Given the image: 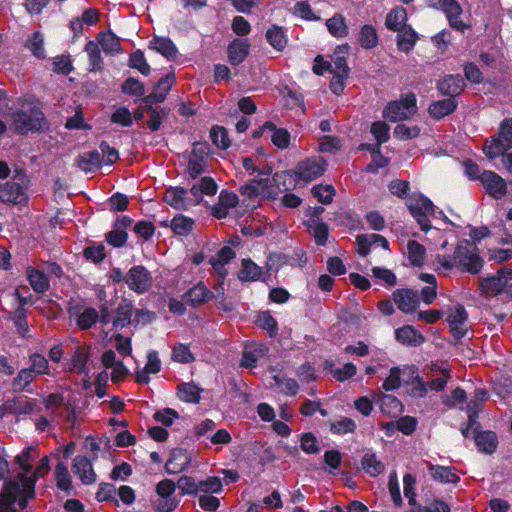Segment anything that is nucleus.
Wrapping results in <instances>:
<instances>
[{
	"mask_svg": "<svg viewBox=\"0 0 512 512\" xmlns=\"http://www.w3.org/2000/svg\"><path fill=\"white\" fill-rule=\"evenodd\" d=\"M121 92L141 99L145 96V85L135 77H128L121 85Z\"/></svg>",
	"mask_w": 512,
	"mask_h": 512,
	"instance_id": "52",
	"label": "nucleus"
},
{
	"mask_svg": "<svg viewBox=\"0 0 512 512\" xmlns=\"http://www.w3.org/2000/svg\"><path fill=\"white\" fill-rule=\"evenodd\" d=\"M11 121L14 132L19 135L41 133L50 129L49 121L38 106H33L28 111L17 109L12 113Z\"/></svg>",
	"mask_w": 512,
	"mask_h": 512,
	"instance_id": "1",
	"label": "nucleus"
},
{
	"mask_svg": "<svg viewBox=\"0 0 512 512\" xmlns=\"http://www.w3.org/2000/svg\"><path fill=\"white\" fill-rule=\"evenodd\" d=\"M407 250L410 264L415 267L423 266L426 257L425 247L416 240H409Z\"/></svg>",
	"mask_w": 512,
	"mask_h": 512,
	"instance_id": "41",
	"label": "nucleus"
},
{
	"mask_svg": "<svg viewBox=\"0 0 512 512\" xmlns=\"http://www.w3.org/2000/svg\"><path fill=\"white\" fill-rule=\"evenodd\" d=\"M395 339L408 347L420 346L425 342L424 335L412 325H404L395 330Z\"/></svg>",
	"mask_w": 512,
	"mask_h": 512,
	"instance_id": "19",
	"label": "nucleus"
},
{
	"mask_svg": "<svg viewBox=\"0 0 512 512\" xmlns=\"http://www.w3.org/2000/svg\"><path fill=\"white\" fill-rule=\"evenodd\" d=\"M326 27L329 33L336 38H344L348 35V26L344 16L335 14L326 20Z\"/></svg>",
	"mask_w": 512,
	"mask_h": 512,
	"instance_id": "42",
	"label": "nucleus"
},
{
	"mask_svg": "<svg viewBox=\"0 0 512 512\" xmlns=\"http://www.w3.org/2000/svg\"><path fill=\"white\" fill-rule=\"evenodd\" d=\"M0 201L13 205H24L28 202L27 194L19 183L7 181L0 184Z\"/></svg>",
	"mask_w": 512,
	"mask_h": 512,
	"instance_id": "12",
	"label": "nucleus"
},
{
	"mask_svg": "<svg viewBox=\"0 0 512 512\" xmlns=\"http://www.w3.org/2000/svg\"><path fill=\"white\" fill-rule=\"evenodd\" d=\"M356 243L358 245V254L361 257H367L373 245H380L383 249L389 250L388 240L384 236L376 233L359 234L356 237Z\"/></svg>",
	"mask_w": 512,
	"mask_h": 512,
	"instance_id": "16",
	"label": "nucleus"
},
{
	"mask_svg": "<svg viewBox=\"0 0 512 512\" xmlns=\"http://www.w3.org/2000/svg\"><path fill=\"white\" fill-rule=\"evenodd\" d=\"M171 358L173 361L189 364L195 361V357L189 349V346L183 343H177L172 348Z\"/></svg>",
	"mask_w": 512,
	"mask_h": 512,
	"instance_id": "59",
	"label": "nucleus"
},
{
	"mask_svg": "<svg viewBox=\"0 0 512 512\" xmlns=\"http://www.w3.org/2000/svg\"><path fill=\"white\" fill-rule=\"evenodd\" d=\"M128 65L130 68L138 70L144 76H148L151 72V67L146 61L144 52L140 49L135 50L129 55Z\"/></svg>",
	"mask_w": 512,
	"mask_h": 512,
	"instance_id": "53",
	"label": "nucleus"
},
{
	"mask_svg": "<svg viewBox=\"0 0 512 512\" xmlns=\"http://www.w3.org/2000/svg\"><path fill=\"white\" fill-rule=\"evenodd\" d=\"M8 319L13 322L22 337L27 336L29 325L27 322V310L25 308L17 307L15 311L9 313Z\"/></svg>",
	"mask_w": 512,
	"mask_h": 512,
	"instance_id": "48",
	"label": "nucleus"
},
{
	"mask_svg": "<svg viewBox=\"0 0 512 512\" xmlns=\"http://www.w3.org/2000/svg\"><path fill=\"white\" fill-rule=\"evenodd\" d=\"M392 299L398 310L407 315L415 313L421 304L418 290L412 288H397Z\"/></svg>",
	"mask_w": 512,
	"mask_h": 512,
	"instance_id": "8",
	"label": "nucleus"
},
{
	"mask_svg": "<svg viewBox=\"0 0 512 512\" xmlns=\"http://www.w3.org/2000/svg\"><path fill=\"white\" fill-rule=\"evenodd\" d=\"M98 319V311L93 307H88L85 308L82 313L75 318V322L79 329L88 330L98 322Z\"/></svg>",
	"mask_w": 512,
	"mask_h": 512,
	"instance_id": "51",
	"label": "nucleus"
},
{
	"mask_svg": "<svg viewBox=\"0 0 512 512\" xmlns=\"http://www.w3.org/2000/svg\"><path fill=\"white\" fill-rule=\"evenodd\" d=\"M362 469L370 477H377L382 474L385 470V465L381 460L377 459V456L373 452H366L361 459Z\"/></svg>",
	"mask_w": 512,
	"mask_h": 512,
	"instance_id": "34",
	"label": "nucleus"
},
{
	"mask_svg": "<svg viewBox=\"0 0 512 512\" xmlns=\"http://www.w3.org/2000/svg\"><path fill=\"white\" fill-rule=\"evenodd\" d=\"M97 40L107 55H114L122 52L120 39L111 30L101 31L98 34Z\"/></svg>",
	"mask_w": 512,
	"mask_h": 512,
	"instance_id": "31",
	"label": "nucleus"
},
{
	"mask_svg": "<svg viewBox=\"0 0 512 512\" xmlns=\"http://www.w3.org/2000/svg\"><path fill=\"white\" fill-rule=\"evenodd\" d=\"M458 107V101L454 98H445L432 101L428 107L429 116L434 120H441L453 114Z\"/></svg>",
	"mask_w": 512,
	"mask_h": 512,
	"instance_id": "20",
	"label": "nucleus"
},
{
	"mask_svg": "<svg viewBox=\"0 0 512 512\" xmlns=\"http://www.w3.org/2000/svg\"><path fill=\"white\" fill-rule=\"evenodd\" d=\"M150 44V48L160 53L166 59L174 60L176 58L178 49L169 37L154 36Z\"/></svg>",
	"mask_w": 512,
	"mask_h": 512,
	"instance_id": "29",
	"label": "nucleus"
},
{
	"mask_svg": "<svg viewBox=\"0 0 512 512\" xmlns=\"http://www.w3.org/2000/svg\"><path fill=\"white\" fill-rule=\"evenodd\" d=\"M77 167L86 172L91 173L99 170L102 167V157L99 151L92 150L83 154H80L75 159Z\"/></svg>",
	"mask_w": 512,
	"mask_h": 512,
	"instance_id": "25",
	"label": "nucleus"
},
{
	"mask_svg": "<svg viewBox=\"0 0 512 512\" xmlns=\"http://www.w3.org/2000/svg\"><path fill=\"white\" fill-rule=\"evenodd\" d=\"M21 487L16 480L5 481L0 493V512H16L13 505L20 495Z\"/></svg>",
	"mask_w": 512,
	"mask_h": 512,
	"instance_id": "13",
	"label": "nucleus"
},
{
	"mask_svg": "<svg viewBox=\"0 0 512 512\" xmlns=\"http://www.w3.org/2000/svg\"><path fill=\"white\" fill-rule=\"evenodd\" d=\"M178 397L181 401L197 404L201 399L202 389L194 383H181L177 387Z\"/></svg>",
	"mask_w": 512,
	"mask_h": 512,
	"instance_id": "39",
	"label": "nucleus"
},
{
	"mask_svg": "<svg viewBox=\"0 0 512 512\" xmlns=\"http://www.w3.org/2000/svg\"><path fill=\"white\" fill-rule=\"evenodd\" d=\"M407 208L423 232L427 233L432 229L430 216L435 215V206L428 197L423 194L411 197Z\"/></svg>",
	"mask_w": 512,
	"mask_h": 512,
	"instance_id": "4",
	"label": "nucleus"
},
{
	"mask_svg": "<svg viewBox=\"0 0 512 512\" xmlns=\"http://www.w3.org/2000/svg\"><path fill=\"white\" fill-rule=\"evenodd\" d=\"M209 137L212 143L221 150H227L231 145L228 131L223 126L213 125L210 129Z\"/></svg>",
	"mask_w": 512,
	"mask_h": 512,
	"instance_id": "43",
	"label": "nucleus"
},
{
	"mask_svg": "<svg viewBox=\"0 0 512 512\" xmlns=\"http://www.w3.org/2000/svg\"><path fill=\"white\" fill-rule=\"evenodd\" d=\"M249 52L248 40L235 38L227 47L228 61L232 66H238L248 57Z\"/></svg>",
	"mask_w": 512,
	"mask_h": 512,
	"instance_id": "18",
	"label": "nucleus"
},
{
	"mask_svg": "<svg viewBox=\"0 0 512 512\" xmlns=\"http://www.w3.org/2000/svg\"><path fill=\"white\" fill-rule=\"evenodd\" d=\"M510 149L512 146L497 133L496 136L491 137L490 141H486L483 152L487 158L494 160L503 156Z\"/></svg>",
	"mask_w": 512,
	"mask_h": 512,
	"instance_id": "27",
	"label": "nucleus"
},
{
	"mask_svg": "<svg viewBox=\"0 0 512 512\" xmlns=\"http://www.w3.org/2000/svg\"><path fill=\"white\" fill-rule=\"evenodd\" d=\"M188 190L182 186H171L165 190L163 201L176 210H186Z\"/></svg>",
	"mask_w": 512,
	"mask_h": 512,
	"instance_id": "24",
	"label": "nucleus"
},
{
	"mask_svg": "<svg viewBox=\"0 0 512 512\" xmlns=\"http://www.w3.org/2000/svg\"><path fill=\"white\" fill-rule=\"evenodd\" d=\"M268 43L277 51H283L288 43V38L283 27L272 25L266 32Z\"/></svg>",
	"mask_w": 512,
	"mask_h": 512,
	"instance_id": "36",
	"label": "nucleus"
},
{
	"mask_svg": "<svg viewBox=\"0 0 512 512\" xmlns=\"http://www.w3.org/2000/svg\"><path fill=\"white\" fill-rule=\"evenodd\" d=\"M263 354V345L261 344H250L246 345L242 353L240 362L241 367L255 368L258 363V358Z\"/></svg>",
	"mask_w": 512,
	"mask_h": 512,
	"instance_id": "38",
	"label": "nucleus"
},
{
	"mask_svg": "<svg viewBox=\"0 0 512 512\" xmlns=\"http://www.w3.org/2000/svg\"><path fill=\"white\" fill-rule=\"evenodd\" d=\"M357 428L356 422L348 417H340V419L331 422L329 430L335 435H345L355 432Z\"/></svg>",
	"mask_w": 512,
	"mask_h": 512,
	"instance_id": "55",
	"label": "nucleus"
},
{
	"mask_svg": "<svg viewBox=\"0 0 512 512\" xmlns=\"http://www.w3.org/2000/svg\"><path fill=\"white\" fill-rule=\"evenodd\" d=\"M134 312V305L131 300L123 298L115 310V315L112 319V325L115 329H123L130 324H133L132 315Z\"/></svg>",
	"mask_w": 512,
	"mask_h": 512,
	"instance_id": "21",
	"label": "nucleus"
},
{
	"mask_svg": "<svg viewBox=\"0 0 512 512\" xmlns=\"http://www.w3.org/2000/svg\"><path fill=\"white\" fill-rule=\"evenodd\" d=\"M407 19L406 9L404 7H396L387 14L385 26L388 30L396 32L407 25Z\"/></svg>",
	"mask_w": 512,
	"mask_h": 512,
	"instance_id": "33",
	"label": "nucleus"
},
{
	"mask_svg": "<svg viewBox=\"0 0 512 512\" xmlns=\"http://www.w3.org/2000/svg\"><path fill=\"white\" fill-rule=\"evenodd\" d=\"M401 401L389 394H385L380 398V410L386 416H392L402 411Z\"/></svg>",
	"mask_w": 512,
	"mask_h": 512,
	"instance_id": "54",
	"label": "nucleus"
},
{
	"mask_svg": "<svg viewBox=\"0 0 512 512\" xmlns=\"http://www.w3.org/2000/svg\"><path fill=\"white\" fill-rule=\"evenodd\" d=\"M428 471L430 476L439 483L457 484L460 481V477L455 473V469L451 467L429 463Z\"/></svg>",
	"mask_w": 512,
	"mask_h": 512,
	"instance_id": "26",
	"label": "nucleus"
},
{
	"mask_svg": "<svg viewBox=\"0 0 512 512\" xmlns=\"http://www.w3.org/2000/svg\"><path fill=\"white\" fill-rule=\"evenodd\" d=\"M257 325L268 332L270 337H275L278 334V324L275 318L269 311H262L258 314Z\"/></svg>",
	"mask_w": 512,
	"mask_h": 512,
	"instance_id": "58",
	"label": "nucleus"
},
{
	"mask_svg": "<svg viewBox=\"0 0 512 512\" xmlns=\"http://www.w3.org/2000/svg\"><path fill=\"white\" fill-rule=\"evenodd\" d=\"M19 480L17 481L20 484L21 492L17 497L16 502L18 503L20 509H25L28 505V500L35 498V477L32 479Z\"/></svg>",
	"mask_w": 512,
	"mask_h": 512,
	"instance_id": "44",
	"label": "nucleus"
},
{
	"mask_svg": "<svg viewBox=\"0 0 512 512\" xmlns=\"http://www.w3.org/2000/svg\"><path fill=\"white\" fill-rule=\"evenodd\" d=\"M457 269L462 273L478 275L484 267V259L479 255L477 246L470 240H461L454 249Z\"/></svg>",
	"mask_w": 512,
	"mask_h": 512,
	"instance_id": "2",
	"label": "nucleus"
},
{
	"mask_svg": "<svg viewBox=\"0 0 512 512\" xmlns=\"http://www.w3.org/2000/svg\"><path fill=\"white\" fill-rule=\"evenodd\" d=\"M194 224L193 218L177 214L170 221V228L178 236H187L192 232Z\"/></svg>",
	"mask_w": 512,
	"mask_h": 512,
	"instance_id": "37",
	"label": "nucleus"
},
{
	"mask_svg": "<svg viewBox=\"0 0 512 512\" xmlns=\"http://www.w3.org/2000/svg\"><path fill=\"white\" fill-rule=\"evenodd\" d=\"M411 381H407V385L411 386L410 394L414 397H424L427 394V384L418 374V368L412 365L410 368Z\"/></svg>",
	"mask_w": 512,
	"mask_h": 512,
	"instance_id": "47",
	"label": "nucleus"
},
{
	"mask_svg": "<svg viewBox=\"0 0 512 512\" xmlns=\"http://www.w3.org/2000/svg\"><path fill=\"white\" fill-rule=\"evenodd\" d=\"M55 480L56 486L60 491L66 495H75L76 491L72 484V477L68 471L66 464L59 462L55 467Z\"/></svg>",
	"mask_w": 512,
	"mask_h": 512,
	"instance_id": "28",
	"label": "nucleus"
},
{
	"mask_svg": "<svg viewBox=\"0 0 512 512\" xmlns=\"http://www.w3.org/2000/svg\"><path fill=\"white\" fill-rule=\"evenodd\" d=\"M83 256L94 264L101 263L106 258L105 246L102 243L96 246H87L83 250Z\"/></svg>",
	"mask_w": 512,
	"mask_h": 512,
	"instance_id": "63",
	"label": "nucleus"
},
{
	"mask_svg": "<svg viewBox=\"0 0 512 512\" xmlns=\"http://www.w3.org/2000/svg\"><path fill=\"white\" fill-rule=\"evenodd\" d=\"M25 47L38 59H44L46 57L44 37L39 31H35L31 37L26 40Z\"/></svg>",
	"mask_w": 512,
	"mask_h": 512,
	"instance_id": "49",
	"label": "nucleus"
},
{
	"mask_svg": "<svg viewBox=\"0 0 512 512\" xmlns=\"http://www.w3.org/2000/svg\"><path fill=\"white\" fill-rule=\"evenodd\" d=\"M328 162L320 156H313L300 161L293 169L298 181L308 183L321 177L327 170Z\"/></svg>",
	"mask_w": 512,
	"mask_h": 512,
	"instance_id": "5",
	"label": "nucleus"
},
{
	"mask_svg": "<svg viewBox=\"0 0 512 512\" xmlns=\"http://www.w3.org/2000/svg\"><path fill=\"white\" fill-rule=\"evenodd\" d=\"M480 181L486 189V192L494 199H501L507 193L505 180L491 170H484L481 173Z\"/></svg>",
	"mask_w": 512,
	"mask_h": 512,
	"instance_id": "11",
	"label": "nucleus"
},
{
	"mask_svg": "<svg viewBox=\"0 0 512 512\" xmlns=\"http://www.w3.org/2000/svg\"><path fill=\"white\" fill-rule=\"evenodd\" d=\"M27 279L32 289L37 293H45L50 287L47 275L33 267L27 269Z\"/></svg>",
	"mask_w": 512,
	"mask_h": 512,
	"instance_id": "35",
	"label": "nucleus"
},
{
	"mask_svg": "<svg viewBox=\"0 0 512 512\" xmlns=\"http://www.w3.org/2000/svg\"><path fill=\"white\" fill-rule=\"evenodd\" d=\"M508 279H512V269L501 268L497 275L480 281V290L485 295H498L504 291Z\"/></svg>",
	"mask_w": 512,
	"mask_h": 512,
	"instance_id": "9",
	"label": "nucleus"
},
{
	"mask_svg": "<svg viewBox=\"0 0 512 512\" xmlns=\"http://www.w3.org/2000/svg\"><path fill=\"white\" fill-rule=\"evenodd\" d=\"M177 485L171 479H163L156 485L158 499L153 502L155 512H172L179 505V500L174 496Z\"/></svg>",
	"mask_w": 512,
	"mask_h": 512,
	"instance_id": "6",
	"label": "nucleus"
},
{
	"mask_svg": "<svg viewBox=\"0 0 512 512\" xmlns=\"http://www.w3.org/2000/svg\"><path fill=\"white\" fill-rule=\"evenodd\" d=\"M177 488L180 490V495H192L196 496L199 492L198 483L191 476L182 475L177 483Z\"/></svg>",
	"mask_w": 512,
	"mask_h": 512,
	"instance_id": "62",
	"label": "nucleus"
},
{
	"mask_svg": "<svg viewBox=\"0 0 512 512\" xmlns=\"http://www.w3.org/2000/svg\"><path fill=\"white\" fill-rule=\"evenodd\" d=\"M72 471L84 485H91L96 481V473L86 456L78 455L73 459Z\"/></svg>",
	"mask_w": 512,
	"mask_h": 512,
	"instance_id": "14",
	"label": "nucleus"
},
{
	"mask_svg": "<svg viewBox=\"0 0 512 512\" xmlns=\"http://www.w3.org/2000/svg\"><path fill=\"white\" fill-rule=\"evenodd\" d=\"M397 34V48L398 50L409 53L415 46L418 40L417 32L411 25H406L401 30L396 31Z\"/></svg>",
	"mask_w": 512,
	"mask_h": 512,
	"instance_id": "30",
	"label": "nucleus"
},
{
	"mask_svg": "<svg viewBox=\"0 0 512 512\" xmlns=\"http://www.w3.org/2000/svg\"><path fill=\"white\" fill-rule=\"evenodd\" d=\"M465 87L466 83L460 74H447L436 82L437 91L448 98L456 99Z\"/></svg>",
	"mask_w": 512,
	"mask_h": 512,
	"instance_id": "10",
	"label": "nucleus"
},
{
	"mask_svg": "<svg viewBox=\"0 0 512 512\" xmlns=\"http://www.w3.org/2000/svg\"><path fill=\"white\" fill-rule=\"evenodd\" d=\"M36 377L37 376L28 367L19 370L17 376L13 379L12 382L14 391L31 392L28 387Z\"/></svg>",
	"mask_w": 512,
	"mask_h": 512,
	"instance_id": "50",
	"label": "nucleus"
},
{
	"mask_svg": "<svg viewBox=\"0 0 512 512\" xmlns=\"http://www.w3.org/2000/svg\"><path fill=\"white\" fill-rule=\"evenodd\" d=\"M420 127L415 126H407L403 123L397 124L394 128L393 135L396 139L401 141H407L413 138H416L420 134Z\"/></svg>",
	"mask_w": 512,
	"mask_h": 512,
	"instance_id": "61",
	"label": "nucleus"
},
{
	"mask_svg": "<svg viewBox=\"0 0 512 512\" xmlns=\"http://www.w3.org/2000/svg\"><path fill=\"white\" fill-rule=\"evenodd\" d=\"M191 461V457L186 449L177 447L170 452V457L165 464V471L168 474H177L185 470Z\"/></svg>",
	"mask_w": 512,
	"mask_h": 512,
	"instance_id": "15",
	"label": "nucleus"
},
{
	"mask_svg": "<svg viewBox=\"0 0 512 512\" xmlns=\"http://www.w3.org/2000/svg\"><path fill=\"white\" fill-rule=\"evenodd\" d=\"M292 172L293 169L279 171L273 174L272 181L278 189L288 191L296 188L299 181L296 178V175H294Z\"/></svg>",
	"mask_w": 512,
	"mask_h": 512,
	"instance_id": "40",
	"label": "nucleus"
},
{
	"mask_svg": "<svg viewBox=\"0 0 512 512\" xmlns=\"http://www.w3.org/2000/svg\"><path fill=\"white\" fill-rule=\"evenodd\" d=\"M238 279L241 282L264 281L263 268L257 265L252 259H242L241 269L238 272Z\"/></svg>",
	"mask_w": 512,
	"mask_h": 512,
	"instance_id": "23",
	"label": "nucleus"
},
{
	"mask_svg": "<svg viewBox=\"0 0 512 512\" xmlns=\"http://www.w3.org/2000/svg\"><path fill=\"white\" fill-rule=\"evenodd\" d=\"M29 369L36 375H49V363L46 357L40 353L29 355Z\"/></svg>",
	"mask_w": 512,
	"mask_h": 512,
	"instance_id": "57",
	"label": "nucleus"
},
{
	"mask_svg": "<svg viewBox=\"0 0 512 512\" xmlns=\"http://www.w3.org/2000/svg\"><path fill=\"white\" fill-rule=\"evenodd\" d=\"M379 37L376 29L369 24L361 27L359 32V44L364 49H372L378 45Z\"/></svg>",
	"mask_w": 512,
	"mask_h": 512,
	"instance_id": "46",
	"label": "nucleus"
},
{
	"mask_svg": "<svg viewBox=\"0 0 512 512\" xmlns=\"http://www.w3.org/2000/svg\"><path fill=\"white\" fill-rule=\"evenodd\" d=\"M468 312L462 304H457L453 309H449L446 321L449 326L464 325L468 320Z\"/></svg>",
	"mask_w": 512,
	"mask_h": 512,
	"instance_id": "60",
	"label": "nucleus"
},
{
	"mask_svg": "<svg viewBox=\"0 0 512 512\" xmlns=\"http://www.w3.org/2000/svg\"><path fill=\"white\" fill-rule=\"evenodd\" d=\"M126 284L136 294H144L153 284L151 272L143 265L132 266L126 273Z\"/></svg>",
	"mask_w": 512,
	"mask_h": 512,
	"instance_id": "7",
	"label": "nucleus"
},
{
	"mask_svg": "<svg viewBox=\"0 0 512 512\" xmlns=\"http://www.w3.org/2000/svg\"><path fill=\"white\" fill-rule=\"evenodd\" d=\"M85 51L89 58L90 71H101L103 69V58L98 44L92 40L85 45Z\"/></svg>",
	"mask_w": 512,
	"mask_h": 512,
	"instance_id": "45",
	"label": "nucleus"
},
{
	"mask_svg": "<svg viewBox=\"0 0 512 512\" xmlns=\"http://www.w3.org/2000/svg\"><path fill=\"white\" fill-rule=\"evenodd\" d=\"M311 193L321 204L328 205L332 203L336 190L333 185L318 184L312 187Z\"/></svg>",
	"mask_w": 512,
	"mask_h": 512,
	"instance_id": "56",
	"label": "nucleus"
},
{
	"mask_svg": "<svg viewBox=\"0 0 512 512\" xmlns=\"http://www.w3.org/2000/svg\"><path fill=\"white\" fill-rule=\"evenodd\" d=\"M39 457V451L37 446H29L22 450L19 453L14 461L19 466L20 469L24 471L25 474L32 472L33 465L32 463Z\"/></svg>",
	"mask_w": 512,
	"mask_h": 512,
	"instance_id": "32",
	"label": "nucleus"
},
{
	"mask_svg": "<svg viewBox=\"0 0 512 512\" xmlns=\"http://www.w3.org/2000/svg\"><path fill=\"white\" fill-rule=\"evenodd\" d=\"M213 297V293L202 283L199 282L193 287L189 288L184 294V301L192 306L198 308L208 302Z\"/></svg>",
	"mask_w": 512,
	"mask_h": 512,
	"instance_id": "17",
	"label": "nucleus"
},
{
	"mask_svg": "<svg viewBox=\"0 0 512 512\" xmlns=\"http://www.w3.org/2000/svg\"><path fill=\"white\" fill-rule=\"evenodd\" d=\"M471 437L473 438L479 452L488 455L496 452L498 447V438L494 431H477L476 434H473Z\"/></svg>",
	"mask_w": 512,
	"mask_h": 512,
	"instance_id": "22",
	"label": "nucleus"
},
{
	"mask_svg": "<svg viewBox=\"0 0 512 512\" xmlns=\"http://www.w3.org/2000/svg\"><path fill=\"white\" fill-rule=\"evenodd\" d=\"M417 113V98L415 93L402 94L399 99L387 103L383 109V117L392 122L411 119Z\"/></svg>",
	"mask_w": 512,
	"mask_h": 512,
	"instance_id": "3",
	"label": "nucleus"
},
{
	"mask_svg": "<svg viewBox=\"0 0 512 512\" xmlns=\"http://www.w3.org/2000/svg\"><path fill=\"white\" fill-rule=\"evenodd\" d=\"M450 506L441 499H435L427 505H417L411 512H450Z\"/></svg>",
	"mask_w": 512,
	"mask_h": 512,
	"instance_id": "64",
	"label": "nucleus"
}]
</instances>
